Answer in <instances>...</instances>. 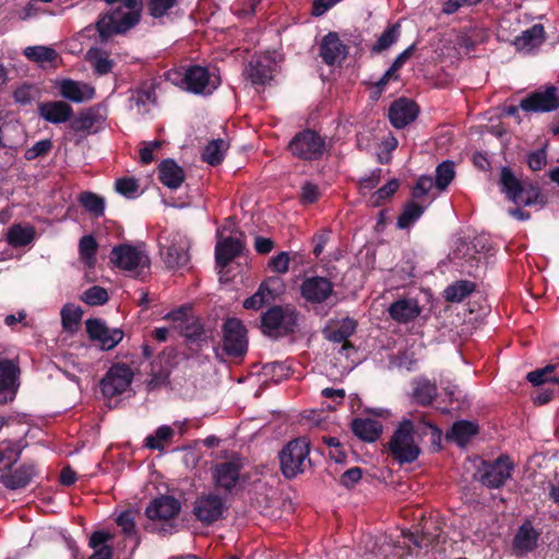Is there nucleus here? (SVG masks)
Returning a JSON list of instances; mask_svg holds the SVG:
<instances>
[{
    "label": "nucleus",
    "instance_id": "nucleus-64",
    "mask_svg": "<svg viewBox=\"0 0 559 559\" xmlns=\"http://www.w3.org/2000/svg\"><path fill=\"white\" fill-rule=\"evenodd\" d=\"M93 66H94V72L97 75H106L112 71L114 61L106 56L97 53L94 57Z\"/></svg>",
    "mask_w": 559,
    "mask_h": 559
},
{
    "label": "nucleus",
    "instance_id": "nucleus-10",
    "mask_svg": "<svg viewBox=\"0 0 559 559\" xmlns=\"http://www.w3.org/2000/svg\"><path fill=\"white\" fill-rule=\"evenodd\" d=\"M226 510L225 500L213 492L199 496L193 503L194 516L205 525H211L223 519Z\"/></svg>",
    "mask_w": 559,
    "mask_h": 559
},
{
    "label": "nucleus",
    "instance_id": "nucleus-59",
    "mask_svg": "<svg viewBox=\"0 0 559 559\" xmlns=\"http://www.w3.org/2000/svg\"><path fill=\"white\" fill-rule=\"evenodd\" d=\"M547 154L545 148H539L527 155V165L531 170L538 171L546 166Z\"/></svg>",
    "mask_w": 559,
    "mask_h": 559
},
{
    "label": "nucleus",
    "instance_id": "nucleus-6",
    "mask_svg": "<svg viewBox=\"0 0 559 559\" xmlns=\"http://www.w3.org/2000/svg\"><path fill=\"white\" fill-rule=\"evenodd\" d=\"M164 319L171 323V330L190 343H199L205 336L203 323L199 317L193 314L190 305H183L171 310Z\"/></svg>",
    "mask_w": 559,
    "mask_h": 559
},
{
    "label": "nucleus",
    "instance_id": "nucleus-35",
    "mask_svg": "<svg viewBox=\"0 0 559 559\" xmlns=\"http://www.w3.org/2000/svg\"><path fill=\"white\" fill-rule=\"evenodd\" d=\"M35 472L33 465H22L15 471L2 475L1 483L4 485V487L11 490L24 488L29 484Z\"/></svg>",
    "mask_w": 559,
    "mask_h": 559
},
{
    "label": "nucleus",
    "instance_id": "nucleus-57",
    "mask_svg": "<svg viewBox=\"0 0 559 559\" xmlns=\"http://www.w3.org/2000/svg\"><path fill=\"white\" fill-rule=\"evenodd\" d=\"M555 370L554 365H548L545 368L536 369L527 373L526 379L534 385H540L547 381H554L549 374Z\"/></svg>",
    "mask_w": 559,
    "mask_h": 559
},
{
    "label": "nucleus",
    "instance_id": "nucleus-54",
    "mask_svg": "<svg viewBox=\"0 0 559 559\" xmlns=\"http://www.w3.org/2000/svg\"><path fill=\"white\" fill-rule=\"evenodd\" d=\"M108 299L109 296L107 290L97 285L90 287L81 296V300L90 306L105 305Z\"/></svg>",
    "mask_w": 559,
    "mask_h": 559
},
{
    "label": "nucleus",
    "instance_id": "nucleus-42",
    "mask_svg": "<svg viewBox=\"0 0 559 559\" xmlns=\"http://www.w3.org/2000/svg\"><path fill=\"white\" fill-rule=\"evenodd\" d=\"M227 148L228 143L223 139L213 140L204 147L202 160L211 166H217L224 160Z\"/></svg>",
    "mask_w": 559,
    "mask_h": 559
},
{
    "label": "nucleus",
    "instance_id": "nucleus-60",
    "mask_svg": "<svg viewBox=\"0 0 559 559\" xmlns=\"http://www.w3.org/2000/svg\"><path fill=\"white\" fill-rule=\"evenodd\" d=\"M433 181L430 176H420L414 187L412 188V197L414 199H419L426 195L432 188Z\"/></svg>",
    "mask_w": 559,
    "mask_h": 559
},
{
    "label": "nucleus",
    "instance_id": "nucleus-12",
    "mask_svg": "<svg viewBox=\"0 0 559 559\" xmlns=\"http://www.w3.org/2000/svg\"><path fill=\"white\" fill-rule=\"evenodd\" d=\"M85 330L92 342L102 344V349H114L124 336L119 328H109L103 319L90 318L85 321Z\"/></svg>",
    "mask_w": 559,
    "mask_h": 559
},
{
    "label": "nucleus",
    "instance_id": "nucleus-24",
    "mask_svg": "<svg viewBox=\"0 0 559 559\" xmlns=\"http://www.w3.org/2000/svg\"><path fill=\"white\" fill-rule=\"evenodd\" d=\"M181 509L180 502L170 496L154 499L145 510L151 520H169L175 518Z\"/></svg>",
    "mask_w": 559,
    "mask_h": 559
},
{
    "label": "nucleus",
    "instance_id": "nucleus-16",
    "mask_svg": "<svg viewBox=\"0 0 559 559\" xmlns=\"http://www.w3.org/2000/svg\"><path fill=\"white\" fill-rule=\"evenodd\" d=\"M110 260L124 271H134L138 267L143 269L150 265L148 258L130 245L114 247Z\"/></svg>",
    "mask_w": 559,
    "mask_h": 559
},
{
    "label": "nucleus",
    "instance_id": "nucleus-45",
    "mask_svg": "<svg viewBox=\"0 0 559 559\" xmlns=\"http://www.w3.org/2000/svg\"><path fill=\"white\" fill-rule=\"evenodd\" d=\"M401 36V24L394 23L390 24L381 36L378 38L376 44L371 47V52L380 53L383 50L390 48L393 44H395Z\"/></svg>",
    "mask_w": 559,
    "mask_h": 559
},
{
    "label": "nucleus",
    "instance_id": "nucleus-63",
    "mask_svg": "<svg viewBox=\"0 0 559 559\" xmlns=\"http://www.w3.org/2000/svg\"><path fill=\"white\" fill-rule=\"evenodd\" d=\"M361 476L362 469L360 467H352L342 474L340 484L346 488H352L361 479Z\"/></svg>",
    "mask_w": 559,
    "mask_h": 559
},
{
    "label": "nucleus",
    "instance_id": "nucleus-52",
    "mask_svg": "<svg viewBox=\"0 0 559 559\" xmlns=\"http://www.w3.org/2000/svg\"><path fill=\"white\" fill-rule=\"evenodd\" d=\"M388 365L385 366L389 370H402L405 369L411 371L416 366V360L413 358V354L409 355L408 352H397L396 354L388 355Z\"/></svg>",
    "mask_w": 559,
    "mask_h": 559
},
{
    "label": "nucleus",
    "instance_id": "nucleus-58",
    "mask_svg": "<svg viewBox=\"0 0 559 559\" xmlns=\"http://www.w3.org/2000/svg\"><path fill=\"white\" fill-rule=\"evenodd\" d=\"M289 261L290 258L288 252L282 251L269 260V267L273 272L285 274L288 272Z\"/></svg>",
    "mask_w": 559,
    "mask_h": 559
},
{
    "label": "nucleus",
    "instance_id": "nucleus-17",
    "mask_svg": "<svg viewBox=\"0 0 559 559\" xmlns=\"http://www.w3.org/2000/svg\"><path fill=\"white\" fill-rule=\"evenodd\" d=\"M20 368L12 360L0 359V404L14 400L20 386Z\"/></svg>",
    "mask_w": 559,
    "mask_h": 559
},
{
    "label": "nucleus",
    "instance_id": "nucleus-18",
    "mask_svg": "<svg viewBox=\"0 0 559 559\" xmlns=\"http://www.w3.org/2000/svg\"><path fill=\"white\" fill-rule=\"evenodd\" d=\"M419 114V106L415 100L400 97L392 102L389 108V120L396 129H403L413 122Z\"/></svg>",
    "mask_w": 559,
    "mask_h": 559
},
{
    "label": "nucleus",
    "instance_id": "nucleus-47",
    "mask_svg": "<svg viewBox=\"0 0 559 559\" xmlns=\"http://www.w3.org/2000/svg\"><path fill=\"white\" fill-rule=\"evenodd\" d=\"M79 202L95 217H100L105 213V199L94 192H82L79 197Z\"/></svg>",
    "mask_w": 559,
    "mask_h": 559
},
{
    "label": "nucleus",
    "instance_id": "nucleus-29",
    "mask_svg": "<svg viewBox=\"0 0 559 559\" xmlns=\"http://www.w3.org/2000/svg\"><path fill=\"white\" fill-rule=\"evenodd\" d=\"M60 95L74 103H82L84 100L92 99L95 91L93 87L71 79H64L61 81L59 86Z\"/></svg>",
    "mask_w": 559,
    "mask_h": 559
},
{
    "label": "nucleus",
    "instance_id": "nucleus-31",
    "mask_svg": "<svg viewBox=\"0 0 559 559\" xmlns=\"http://www.w3.org/2000/svg\"><path fill=\"white\" fill-rule=\"evenodd\" d=\"M240 473V465L236 462H223L217 464L214 471V479L218 487L225 490H231L238 479Z\"/></svg>",
    "mask_w": 559,
    "mask_h": 559
},
{
    "label": "nucleus",
    "instance_id": "nucleus-37",
    "mask_svg": "<svg viewBox=\"0 0 559 559\" xmlns=\"http://www.w3.org/2000/svg\"><path fill=\"white\" fill-rule=\"evenodd\" d=\"M413 385V396L420 405H430L438 395L437 384L426 378L414 379Z\"/></svg>",
    "mask_w": 559,
    "mask_h": 559
},
{
    "label": "nucleus",
    "instance_id": "nucleus-50",
    "mask_svg": "<svg viewBox=\"0 0 559 559\" xmlns=\"http://www.w3.org/2000/svg\"><path fill=\"white\" fill-rule=\"evenodd\" d=\"M455 177L454 163L452 160H443L436 168L435 185L439 190H444Z\"/></svg>",
    "mask_w": 559,
    "mask_h": 559
},
{
    "label": "nucleus",
    "instance_id": "nucleus-36",
    "mask_svg": "<svg viewBox=\"0 0 559 559\" xmlns=\"http://www.w3.org/2000/svg\"><path fill=\"white\" fill-rule=\"evenodd\" d=\"M160 255L168 269L183 267L190 260L187 249L177 243L162 247Z\"/></svg>",
    "mask_w": 559,
    "mask_h": 559
},
{
    "label": "nucleus",
    "instance_id": "nucleus-11",
    "mask_svg": "<svg viewBox=\"0 0 559 559\" xmlns=\"http://www.w3.org/2000/svg\"><path fill=\"white\" fill-rule=\"evenodd\" d=\"M520 108L526 112H551L559 108V93L549 85L544 91L537 90L521 99Z\"/></svg>",
    "mask_w": 559,
    "mask_h": 559
},
{
    "label": "nucleus",
    "instance_id": "nucleus-61",
    "mask_svg": "<svg viewBox=\"0 0 559 559\" xmlns=\"http://www.w3.org/2000/svg\"><path fill=\"white\" fill-rule=\"evenodd\" d=\"M117 524L122 528L123 533L128 536L135 535V524H134V512L131 510H127L117 519Z\"/></svg>",
    "mask_w": 559,
    "mask_h": 559
},
{
    "label": "nucleus",
    "instance_id": "nucleus-4",
    "mask_svg": "<svg viewBox=\"0 0 559 559\" xmlns=\"http://www.w3.org/2000/svg\"><path fill=\"white\" fill-rule=\"evenodd\" d=\"M298 316L294 306H272L261 316V331L274 338L286 336L295 332Z\"/></svg>",
    "mask_w": 559,
    "mask_h": 559
},
{
    "label": "nucleus",
    "instance_id": "nucleus-25",
    "mask_svg": "<svg viewBox=\"0 0 559 559\" xmlns=\"http://www.w3.org/2000/svg\"><path fill=\"white\" fill-rule=\"evenodd\" d=\"M389 316L399 323L415 320L421 312V307L415 298H400L390 305Z\"/></svg>",
    "mask_w": 559,
    "mask_h": 559
},
{
    "label": "nucleus",
    "instance_id": "nucleus-3",
    "mask_svg": "<svg viewBox=\"0 0 559 559\" xmlns=\"http://www.w3.org/2000/svg\"><path fill=\"white\" fill-rule=\"evenodd\" d=\"M310 441L299 437L287 442L278 452L280 468L286 479H293L311 467Z\"/></svg>",
    "mask_w": 559,
    "mask_h": 559
},
{
    "label": "nucleus",
    "instance_id": "nucleus-20",
    "mask_svg": "<svg viewBox=\"0 0 559 559\" xmlns=\"http://www.w3.org/2000/svg\"><path fill=\"white\" fill-rule=\"evenodd\" d=\"M356 329L357 321L346 317L328 325L322 333L326 340L333 343H342L341 349H355L348 338L355 333Z\"/></svg>",
    "mask_w": 559,
    "mask_h": 559
},
{
    "label": "nucleus",
    "instance_id": "nucleus-33",
    "mask_svg": "<svg viewBox=\"0 0 559 559\" xmlns=\"http://www.w3.org/2000/svg\"><path fill=\"white\" fill-rule=\"evenodd\" d=\"M538 534L530 522L522 524L514 536L513 546L519 555L532 551L537 544Z\"/></svg>",
    "mask_w": 559,
    "mask_h": 559
},
{
    "label": "nucleus",
    "instance_id": "nucleus-53",
    "mask_svg": "<svg viewBox=\"0 0 559 559\" xmlns=\"http://www.w3.org/2000/svg\"><path fill=\"white\" fill-rule=\"evenodd\" d=\"M174 435V430L169 426L159 427L155 435L148 436L145 439V445L154 450H164V442L168 441Z\"/></svg>",
    "mask_w": 559,
    "mask_h": 559
},
{
    "label": "nucleus",
    "instance_id": "nucleus-56",
    "mask_svg": "<svg viewBox=\"0 0 559 559\" xmlns=\"http://www.w3.org/2000/svg\"><path fill=\"white\" fill-rule=\"evenodd\" d=\"M116 191L127 198H132L139 190V182L135 178L123 177L115 182Z\"/></svg>",
    "mask_w": 559,
    "mask_h": 559
},
{
    "label": "nucleus",
    "instance_id": "nucleus-32",
    "mask_svg": "<svg viewBox=\"0 0 559 559\" xmlns=\"http://www.w3.org/2000/svg\"><path fill=\"white\" fill-rule=\"evenodd\" d=\"M247 79L253 85H265L273 78V68L269 61L252 59L245 70Z\"/></svg>",
    "mask_w": 559,
    "mask_h": 559
},
{
    "label": "nucleus",
    "instance_id": "nucleus-39",
    "mask_svg": "<svg viewBox=\"0 0 559 559\" xmlns=\"http://www.w3.org/2000/svg\"><path fill=\"white\" fill-rule=\"evenodd\" d=\"M35 234L33 226L14 224L8 229L7 241L13 248L25 247L34 240Z\"/></svg>",
    "mask_w": 559,
    "mask_h": 559
},
{
    "label": "nucleus",
    "instance_id": "nucleus-41",
    "mask_svg": "<svg viewBox=\"0 0 559 559\" xmlns=\"http://www.w3.org/2000/svg\"><path fill=\"white\" fill-rule=\"evenodd\" d=\"M545 29L542 24H534L528 29L522 32L514 39V46L518 49L533 48L539 46L544 40Z\"/></svg>",
    "mask_w": 559,
    "mask_h": 559
},
{
    "label": "nucleus",
    "instance_id": "nucleus-48",
    "mask_svg": "<svg viewBox=\"0 0 559 559\" xmlns=\"http://www.w3.org/2000/svg\"><path fill=\"white\" fill-rule=\"evenodd\" d=\"M70 129L74 132H84L92 129L96 122V110L88 108L80 111L75 117L72 116Z\"/></svg>",
    "mask_w": 559,
    "mask_h": 559
},
{
    "label": "nucleus",
    "instance_id": "nucleus-15",
    "mask_svg": "<svg viewBox=\"0 0 559 559\" xmlns=\"http://www.w3.org/2000/svg\"><path fill=\"white\" fill-rule=\"evenodd\" d=\"M236 234H238V237L228 236L216 242L215 263L222 269L226 267L233 260L241 255L246 247L245 233L237 230Z\"/></svg>",
    "mask_w": 559,
    "mask_h": 559
},
{
    "label": "nucleus",
    "instance_id": "nucleus-22",
    "mask_svg": "<svg viewBox=\"0 0 559 559\" xmlns=\"http://www.w3.org/2000/svg\"><path fill=\"white\" fill-rule=\"evenodd\" d=\"M224 346L222 349H247V329L237 318H228L223 324Z\"/></svg>",
    "mask_w": 559,
    "mask_h": 559
},
{
    "label": "nucleus",
    "instance_id": "nucleus-34",
    "mask_svg": "<svg viewBox=\"0 0 559 559\" xmlns=\"http://www.w3.org/2000/svg\"><path fill=\"white\" fill-rule=\"evenodd\" d=\"M478 433V425L474 421L459 420L453 424L447 433V439L454 441L457 445L464 447L472 437Z\"/></svg>",
    "mask_w": 559,
    "mask_h": 559
},
{
    "label": "nucleus",
    "instance_id": "nucleus-8",
    "mask_svg": "<svg viewBox=\"0 0 559 559\" xmlns=\"http://www.w3.org/2000/svg\"><path fill=\"white\" fill-rule=\"evenodd\" d=\"M512 469L510 457L501 455L492 462L483 461L474 477L488 488H500L511 477Z\"/></svg>",
    "mask_w": 559,
    "mask_h": 559
},
{
    "label": "nucleus",
    "instance_id": "nucleus-2",
    "mask_svg": "<svg viewBox=\"0 0 559 559\" xmlns=\"http://www.w3.org/2000/svg\"><path fill=\"white\" fill-rule=\"evenodd\" d=\"M121 1L129 11L123 12L120 8H117L100 16L96 23V28L103 40L116 34H124L140 22L144 2L139 0Z\"/></svg>",
    "mask_w": 559,
    "mask_h": 559
},
{
    "label": "nucleus",
    "instance_id": "nucleus-13",
    "mask_svg": "<svg viewBox=\"0 0 559 559\" xmlns=\"http://www.w3.org/2000/svg\"><path fill=\"white\" fill-rule=\"evenodd\" d=\"M186 90L193 94H212L219 85V79L212 75L207 68L201 66L189 67L182 78Z\"/></svg>",
    "mask_w": 559,
    "mask_h": 559
},
{
    "label": "nucleus",
    "instance_id": "nucleus-19",
    "mask_svg": "<svg viewBox=\"0 0 559 559\" xmlns=\"http://www.w3.org/2000/svg\"><path fill=\"white\" fill-rule=\"evenodd\" d=\"M356 352H330L325 355L324 371L331 379L337 380L346 376L359 362L352 357Z\"/></svg>",
    "mask_w": 559,
    "mask_h": 559
},
{
    "label": "nucleus",
    "instance_id": "nucleus-51",
    "mask_svg": "<svg viewBox=\"0 0 559 559\" xmlns=\"http://www.w3.org/2000/svg\"><path fill=\"white\" fill-rule=\"evenodd\" d=\"M400 187V181L395 178L391 179L386 185L379 188L370 197V203L374 207H380L386 200H390Z\"/></svg>",
    "mask_w": 559,
    "mask_h": 559
},
{
    "label": "nucleus",
    "instance_id": "nucleus-43",
    "mask_svg": "<svg viewBox=\"0 0 559 559\" xmlns=\"http://www.w3.org/2000/svg\"><path fill=\"white\" fill-rule=\"evenodd\" d=\"M425 207L414 201H407L397 217L396 226L400 229L409 228L424 214Z\"/></svg>",
    "mask_w": 559,
    "mask_h": 559
},
{
    "label": "nucleus",
    "instance_id": "nucleus-23",
    "mask_svg": "<svg viewBox=\"0 0 559 559\" xmlns=\"http://www.w3.org/2000/svg\"><path fill=\"white\" fill-rule=\"evenodd\" d=\"M38 115L47 122L60 124L71 120L73 108L63 100H50L38 105Z\"/></svg>",
    "mask_w": 559,
    "mask_h": 559
},
{
    "label": "nucleus",
    "instance_id": "nucleus-5",
    "mask_svg": "<svg viewBox=\"0 0 559 559\" xmlns=\"http://www.w3.org/2000/svg\"><path fill=\"white\" fill-rule=\"evenodd\" d=\"M413 429L412 421L404 420L388 442L391 455L400 465L415 462L420 454V449L414 441Z\"/></svg>",
    "mask_w": 559,
    "mask_h": 559
},
{
    "label": "nucleus",
    "instance_id": "nucleus-49",
    "mask_svg": "<svg viewBox=\"0 0 559 559\" xmlns=\"http://www.w3.org/2000/svg\"><path fill=\"white\" fill-rule=\"evenodd\" d=\"M25 57L36 63L53 62L58 53L51 47L47 46H29L24 50Z\"/></svg>",
    "mask_w": 559,
    "mask_h": 559
},
{
    "label": "nucleus",
    "instance_id": "nucleus-27",
    "mask_svg": "<svg viewBox=\"0 0 559 559\" xmlns=\"http://www.w3.org/2000/svg\"><path fill=\"white\" fill-rule=\"evenodd\" d=\"M350 428L354 435L365 442L377 441L383 432L382 424L371 418H355Z\"/></svg>",
    "mask_w": 559,
    "mask_h": 559
},
{
    "label": "nucleus",
    "instance_id": "nucleus-44",
    "mask_svg": "<svg viewBox=\"0 0 559 559\" xmlns=\"http://www.w3.org/2000/svg\"><path fill=\"white\" fill-rule=\"evenodd\" d=\"M98 243L92 235L83 236L79 241V253L82 262L93 269L96 265Z\"/></svg>",
    "mask_w": 559,
    "mask_h": 559
},
{
    "label": "nucleus",
    "instance_id": "nucleus-55",
    "mask_svg": "<svg viewBox=\"0 0 559 559\" xmlns=\"http://www.w3.org/2000/svg\"><path fill=\"white\" fill-rule=\"evenodd\" d=\"M52 148V142L49 139L37 141L32 147L25 151L24 157L27 160H33L38 157H44L48 155V153Z\"/></svg>",
    "mask_w": 559,
    "mask_h": 559
},
{
    "label": "nucleus",
    "instance_id": "nucleus-26",
    "mask_svg": "<svg viewBox=\"0 0 559 559\" xmlns=\"http://www.w3.org/2000/svg\"><path fill=\"white\" fill-rule=\"evenodd\" d=\"M158 179L167 188L177 190L186 179V173L174 159L167 158L158 165Z\"/></svg>",
    "mask_w": 559,
    "mask_h": 559
},
{
    "label": "nucleus",
    "instance_id": "nucleus-21",
    "mask_svg": "<svg viewBox=\"0 0 559 559\" xmlns=\"http://www.w3.org/2000/svg\"><path fill=\"white\" fill-rule=\"evenodd\" d=\"M319 51L322 61L328 66L341 63L347 56V47L335 32H330L322 38Z\"/></svg>",
    "mask_w": 559,
    "mask_h": 559
},
{
    "label": "nucleus",
    "instance_id": "nucleus-30",
    "mask_svg": "<svg viewBox=\"0 0 559 559\" xmlns=\"http://www.w3.org/2000/svg\"><path fill=\"white\" fill-rule=\"evenodd\" d=\"M415 51V44L407 47L400 55L395 57L390 68L381 76V79L374 83L377 95L380 96L391 80L397 81V71L407 62Z\"/></svg>",
    "mask_w": 559,
    "mask_h": 559
},
{
    "label": "nucleus",
    "instance_id": "nucleus-40",
    "mask_svg": "<svg viewBox=\"0 0 559 559\" xmlns=\"http://www.w3.org/2000/svg\"><path fill=\"white\" fill-rule=\"evenodd\" d=\"M158 86V82L155 79H148L142 81L140 85L135 88L131 100L135 103L136 106H145L146 104L156 105L157 95L156 88Z\"/></svg>",
    "mask_w": 559,
    "mask_h": 559
},
{
    "label": "nucleus",
    "instance_id": "nucleus-38",
    "mask_svg": "<svg viewBox=\"0 0 559 559\" xmlns=\"http://www.w3.org/2000/svg\"><path fill=\"white\" fill-rule=\"evenodd\" d=\"M475 290L476 283L467 280H459L445 287L443 298L448 302H461Z\"/></svg>",
    "mask_w": 559,
    "mask_h": 559
},
{
    "label": "nucleus",
    "instance_id": "nucleus-9",
    "mask_svg": "<svg viewBox=\"0 0 559 559\" xmlns=\"http://www.w3.org/2000/svg\"><path fill=\"white\" fill-rule=\"evenodd\" d=\"M300 296L309 304L321 305L334 295L333 282L324 276L305 275L299 287Z\"/></svg>",
    "mask_w": 559,
    "mask_h": 559
},
{
    "label": "nucleus",
    "instance_id": "nucleus-1",
    "mask_svg": "<svg viewBox=\"0 0 559 559\" xmlns=\"http://www.w3.org/2000/svg\"><path fill=\"white\" fill-rule=\"evenodd\" d=\"M499 185L506 197L516 205L543 207L547 203L537 182L518 179L507 166L501 168Z\"/></svg>",
    "mask_w": 559,
    "mask_h": 559
},
{
    "label": "nucleus",
    "instance_id": "nucleus-46",
    "mask_svg": "<svg viewBox=\"0 0 559 559\" xmlns=\"http://www.w3.org/2000/svg\"><path fill=\"white\" fill-rule=\"evenodd\" d=\"M83 310L80 306L67 304L61 309L62 326L68 332H75L82 320Z\"/></svg>",
    "mask_w": 559,
    "mask_h": 559
},
{
    "label": "nucleus",
    "instance_id": "nucleus-28",
    "mask_svg": "<svg viewBox=\"0 0 559 559\" xmlns=\"http://www.w3.org/2000/svg\"><path fill=\"white\" fill-rule=\"evenodd\" d=\"M170 354L162 352L154 361L151 362V379L147 381V388L155 390L166 384L170 373Z\"/></svg>",
    "mask_w": 559,
    "mask_h": 559
},
{
    "label": "nucleus",
    "instance_id": "nucleus-7",
    "mask_svg": "<svg viewBox=\"0 0 559 559\" xmlns=\"http://www.w3.org/2000/svg\"><path fill=\"white\" fill-rule=\"evenodd\" d=\"M287 148L294 157L300 160L314 162L323 157L326 143L318 132L305 129L293 136Z\"/></svg>",
    "mask_w": 559,
    "mask_h": 559
},
{
    "label": "nucleus",
    "instance_id": "nucleus-14",
    "mask_svg": "<svg viewBox=\"0 0 559 559\" xmlns=\"http://www.w3.org/2000/svg\"><path fill=\"white\" fill-rule=\"evenodd\" d=\"M132 378L133 372L127 365H114L100 382L103 394L107 397L120 395L130 386Z\"/></svg>",
    "mask_w": 559,
    "mask_h": 559
},
{
    "label": "nucleus",
    "instance_id": "nucleus-62",
    "mask_svg": "<svg viewBox=\"0 0 559 559\" xmlns=\"http://www.w3.org/2000/svg\"><path fill=\"white\" fill-rule=\"evenodd\" d=\"M260 0H241L234 4L231 10L238 16L245 17L253 15Z\"/></svg>",
    "mask_w": 559,
    "mask_h": 559
}]
</instances>
